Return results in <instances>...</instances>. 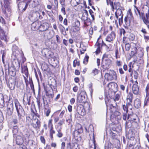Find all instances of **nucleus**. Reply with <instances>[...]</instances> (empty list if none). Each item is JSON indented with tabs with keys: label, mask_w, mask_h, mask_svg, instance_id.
Segmentation results:
<instances>
[{
	"label": "nucleus",
	"mask_w": 149,
	"mask_h": 149,
	"mask_svg": "<svg viewBox=\"0 0 149 149\" xmlns=\"http://www.w3.org/2000/svg\"><path fill=\"white\" fill-rule=\"evenodd\" d=\"M107 87L108 89V92H105V95L107 96L109 95L110 97H112L118 90V85L116 83L111 82L108 84Z\"/></svg>",
	"instance_id": "obj_1"
},
{
	"label": "nucleus",
	"mask_w": 149,
	"mask_h": 149,
	"mask_svg": "<svg viewBox=\"0 0 149 149\" xmlns=\"http://www.w3.org/2000/svg\"><path fill=\"white\" fill-rule=\"evenodd\" d=\"M14 102L18 113L19 119V120H22V118L24 115V111L17 100H15Z\"/></svg>",
	"instance_id": "obj_2"
},
{
	"label": "nucleus",
	"mask_w": 149,
	"mask_h": 149,
	"mask_svg": "<svg viewBox=\"0 0 149 149\" xmlns=\"http://www.w3.org/2000/svg\"><path fill=\"white\" fill-rule=\"evenodd\" d=\"M149 10V8L146 5H143L141 7V12L136 6H134V10L136 15L140 18Z\"/></svg>",
	"instance_id": "obj_3"
},
{
	"label": "nucleus",
	"mask_w": 149,
	"mask_h": 149,
	"mask_svg": "<svg viewBox=\"0 0 149 149\" xmlns=\"http://www.w3.org/2000/svg\"><path fill=\"white\" fill-rule=\"evenodd\" d=\"M40 14V13L38 11H31L29 16V19L32 22L36 21L39 19H42L43 17Z\"/></svg>",
	"instance_id": "obj_4"
},
{
	"label": "nucleus",
	"mask_w": 149,
	"mask_h": 149,
	"mask_svg": "<svg viewBox=\"0 0 149 149\" xmlns=\"http://www.w3.org/2000/svg\"><path fill=\"white\" fill-rule=\"evenodd\" d=\"M13 55L16 58H19V57H21L23 58L24 56L23 53L21 51H19L18 47L16 45H13L12 47Z\"/></svg>",
	"instance_id": "obj_5"
},
{
	"label": "nucleus",
	"mask_w": 149,
	"mask_h": 149,
	"mask_svg": "<svg viewBox=\"0 0 149 149\" xmlns=\"http://www.w3.org/2000/svg\"><path fill=\"white\" fill-rule=\"evenodd\" d=\"M117 0H106L107 4L108 5H110L111 7L112 10L114 11V9H117V8H119L120 7V4Z\"/></svg>",
	"instance_id": "obj_6"
},
{
	"label": "nucleus",
	"mask_w": 149,
	"mask_h": 149,
	"mask_svg": "<svg viewBox=\"0 0 149 149\" xmlns=\"http://www.w3.org/2000/svg\"><path fill=\"white\" fill-rule=\"evenodd\" d=\"M111 60L107 57L106 55H103L102 57V67L105 69L108 68L111 63Z\"/></svg>",
	"instance_id": "obj_7"
},
{
	"label": "nucleus",
	"mask_w": 149,
	"mask_h": 149,
	"mask_svg": "<svg viewBox=\"0 0 149 149\" xmlns=\"http://www.w3.org/2000/svg\"><path fill=\"white\" fill-rule=\"evenodd\" d=\"M41 52L43 56L48 58L52 57L53 55V53L49 49L47 48L43 49Z\"/></svg>",
	"instance_id": "obj_8"
},
{
	"label": "nucleus",
	"mask_w": 149,
	"mask_h": 149,
	"mask_svg": "<svg viewBox=\"0 0 149 149\" xmlns=\"http://www.w3.org/2000/svg\"><path fill=\"white\" fill-rule=\"evenodd\" d=\"M86 92L84 91H81L77 96V101L79 103H84L86 101Z\"/></svg>",
	"instance_id": "obj_9"
},
{
	"label": "nucleus",
	"mask_w": 149,
	"mask_h": 149,
	"mask_svg": "<svg viewBox=\"0 0 149 149\" xmlns=\"http://www.w3.org/2000/svg\"><path fill=\"white\" fill-rule=\"evenodd\" d=\"M104 77L107 81H111L113 79H117L116 74L115 72H113L112 74L106 73L104 76Z\"/></svg>",
	"instance_id": "obj_10"
},
{
	"label": "nucleus",
	"mask_w": 149,
	"mask_h": 149,
	"mask_svg": "<svg viewBox=\"0 0 149 149\" xmlns=\"http://www.w3.org/2000/svg\"><path fill=\"white\" fill-rule=\"evenodd\" d=\"M128 139H129V142L132 144V145H135L136 143V140L134 138V134H133L132 132H129L127 135Z\"/></svg>",
	"instance_id": "obj_11"
},
{
	"label": "nucleus",
	"mask_w": 149,
	"mask_h": 149,
	"mask_svg": "<svg viewBox=\"0 0 149 149\" xmlns=\"http://www.w3.org/2000/svg\"><path fill=\"white\" fill-rule=\"evenodd\" d=\"M133 98V95L131 92H129L126 97L127 104L128 106H131V103Z\"/></svg>",
	"instance_id": "obj_12"
},
{
	"label": "nucleus",
	"mask_w": 149,
	"mask_h": 149,
	"mask_svg": "<svg viewBox=\"0 0 149 149\" xmlns=\"http://www.w3.org/2000/svg\"><path fill=\"white\" fill-rule=\"evenodd\" d=\"M137 84L138 82L137 81H136L134 82L132 87V92L135 95H138L139 93V88Z\"/></svg>",
	"instance_id": "obj_13"
},
{
	"label": "nucleus",
	"mask_w": 149,
	"mask_h": 149,
	"mask_svg": "<svg viewBox=\"0 0 149 149\" xmlns=\"http://www.w3.org/2000/svg\"><path fill=\"white\" fill-rule=\"evenodd\" d=\"M116 34L113 31H112L108 35L106 38V41L109 42H111L113 41L115 38Z\"/></svg>",
	"instance_id": "obj_14"
},
{
	"label": "nucleus",
	"mask_w": 149,
	"mask_h": 149,
	"mask_svg": "<svg viewBox=\"0 0 149 149\" xmlns=\"http://www.w3.org/2000/svg\"><path fill=\"white\" fill-rule=\"evenodd\" d=\"M41 123L40 120L38 119H35L33 122L32 124V126L35 129H39L40 127Z\"/></svg>",
	"instance_id": "obj_15"
},
{
	"label": "nucleus",
	"mask_w": 149,
	"mask_h": 149,
	"mask_svg": "<svg viewBox=\"0 0 149 149\" xmlns=\"http://www.w3.org/2000/svg\"><path fill=\"white\" fill-rule=\"evenodd\" d=\"M28 6V4L24 1L19 2L18 4V8L19 10L22 9V10L24 11Z\"/></svg>",
	"instance_id": "obj_16"
},
{
	"label": "nucleus",
	"mask_w": 149,
	"mask_h": 149,
	"mask_svg": "<svg viewBox=\"0 0 149 149\" xmlns=\"http://www.w3.org/2000/svg\"><path fill=\"white\" fill-rule=\"evenodd\" d=\"M40 23V22L36 21L34 22L31 25V29L33 31H36L38 30V29H39Z\"/></svg>",
	"instance_id": "obj_17"
},
{
	"label": "nucleus",
	"mask_w": 149,
	"mask_h": 149,
	"mask_svg": "<svg viewBox=\"0 0 149 149\" xmlns=\"http://www.w3.org/2000/svg\"><path fill=\"white\" fill-rule=\"evenodd\" d=\"M49 28V24L47 23H44L40 24L39 29L40 31H44L47 30Z\"/></svg>",
	"instance_id": "obj_18"
},
{
	"label": "nucleus",
	"mask_w": 149,
	"mask_h": 149,
	"mask_svg": "<svg viewBox=\"0 0 149 149\" xmlns=\"http://www.w3.org/2000/svg\"><path fill=\"white\" fill-rule=\"evenodd\" d=\"M77 110L78 113L82 116H84L87 113L83 106L78 107Z\"/></svg>",
	"instance_id": "obj_19"
},
{
	"label": "nucleus",
	"mask_w": 149,
	"mask_h": 149,
	"mask_svg": "<svg viewBox=\"0 0 149 149\" xmlns=\"http://www.w3.org/2000/svg\"><path fill=\"white\" fill-rule=\"evenodd\" d=\"M5 33L3 29L0 26V38L1 40L6 41L7 37L5 34Z\"/></svg>",
	"instance_id": "obj_20"
},
{
	"label": "nucleus",
	"mask_w": 149,
	"mask_h": 149,
	"mask_svg": "<svg viewBox=\"0 0 149 149\" xmlns=\"http://www.w3.org/2000/svg\"><path fill=\"white\" fill-rule=\"evenodd\" d=\"M140 18L142 19L143 22L145 24L147 22L148 23V20L149 19V10L146 13L145 16L144 14L143 16H142Z\"/></svg>",
	"instance_id": "obj_21"
},
{
	"label": "nucleus",
	"mask_w": 149,
	"mask_h": 149,
	"mask_svg": "<svg viewBox=\"0 0 149 149\" xmlns=\"http://www.w3.org/2000/svg\"><path fill=\"white\" fill-rule=\"evenodd\" d=\"M3 1L4 4V6L6 8V11L4 13H6V10L8 11L10 13L11 10V9L9 6L10 2L8 0H3Z\"/></svg>",
	"instance_id": "obj_22"
},
{
	"label": "nucleus",
	"mask_w": 149,
	"mask_h": 149,
	"mask_svg": "<svg viewBox=\"0 0 149 149\" xmlns=\"http://www.w3.org/2000/svg\"><path fill=\"white\" fill-rule=\"evenodd\" d=\"M83 107L87 113H88L90 112L91 108L90 107V104L88 103L87 102L84 103Z\"/></svg>",
	"instance_id": "obj_23"
},
{
	"label": "nucleus",
	"mask_w": 149,
	"mask_h": 149,
	"mask_svg": "<svg viewBox=\"0 0 149 149\" xmlns=\"http://www.w3.org/2000/svg\"><path fill=\"white\" fill-rule=\"evenodd\" d=\"M115 15L117 19H118L119 17H123V15L121 10L119 8H118L117 9L116 12L115 13Z\"/></svg>",
	"instance_id": "obj_24"
},
{
	"label": "nucleus",
	"mask_w": 149,
	"mask_h": 149,
	"mask_svg": "<svg viewBox=\"0 0 149 149\" xmlns=\"http://www.w3.org/2000/svg\"><path fill=\"white\" fill-rule=\"evenodd\" d=\"M16 143L18 145H22L23 143V140L22 137L20 135H17L16 137Z\"/></svg>",
	"instance_id": "obj_25"
},
{
	"label": "nucleus",
	"mask_w": 149,
	"mask_h": 149,
	"mask_svg": "<svg viewBox=\"0 0 149 149\" xmlns=\"http://www.w3.org/2000/svg\"><path fill=\"white\" fill-rule=\"evenodd\" d=\"M8 71L9 74L11 76L14 77L15 75L16 72L13 67H10L8 68Z\"/></svg>",
	"instance_id": "obj_26"
},
{
	"label": "nucleus",
	"mask_w": 149,
	"mask_h": 149,
	"mask_svg": "<svg viewBox=\"0 0 149 149\" xmlns=\"http://www.w3.org/2000/svg\"><path fill=\"white\" fill-rule=\"evenodd\" d=\"M141 105V102L139 99H136L134 101V106L135 107L138 109L139 108Z\"/></svg>",
	"instance_id": "obj_27"
},
{
	"label": "nucleus",
	"mask_w": 149,
	"mask_h": 149,
	"mask_svg": "<svg viewBox=\"0 0 149 149\" xmlns=\"http://www.w3.org/2000/svg\"><path fill=\"white\" fill-rule=\"evenodd\" d=\"M4 105V98L3 95L0 93V107L2 108Z\"/></svg>",
	"instance_id": "obj_28"
},
{
	"label": "nucleus",
	"mask_w": 149,
	"mask_h": 149,
	"mask_svg": "<svg viewBox=\"0 0 149 149\" xmlns=\"http://www.w3.org/2000/svg\"><path fill=\"white\" fill-rule=\"evenodd\" d=\"M22 72L24 73L25 76L27 77H28V71L27 67L26 66H24L23 68L22 66Z\"/></svg>",
	"instance_id": "obj_29"
},
{
	"label": "nucleus",
	"mask_w": 149,
	"mask_h": 149,
	"mask_svg": "<svg viewBox=\"0 0 149 149\" xmlns=\"http://www.w3.org/2000/svg\"><path fill=\"white\" fill-rule=\"evenodd\" d=\"M80 0H71L70 3L73 6H76L78 5L80 3Z\"/></svg>",
	"instance_id": "obj_30"
},
{
	"label": "nucleus",
	"mask_w": 149,
	"mask_h": 149,
	"mask_svg": "<svg viewBox=\"0 0 149 149\" xmlns=\"http://www.w3.org/2000/svg\"><path fill=\"white\" fill-rule=\"evenodd\" d=\"M41 0H33L31 2L32 5V7L34 8L40 4Z\"/></svg>",
	"instance_id": "obj_31"
},
{
	"label": "nucleus",
	"mask_w": 149,
	"mask_h": 149,
	"mask_svg": "<svg viewBox=\"0 0 149 149\" xmlns=\"http://www.w3.org/2000/svg\"><path fill=\"white\" fill-rule=\"evenodd\" d=\"M15 81L13 80L12 82L10 81L9 84V87L11 90H13L15 88Z\"/></svg>",
	"instance_id": "obj_32"
},
{
	"label": "nucleus",
	"mask_w": 149,
	"mask_h": 149,
	"mask_svg": "<svg viewBox=\"0 0 149 149\" xmlns=\"http://www.w3.org/2000/svg\"><path fill=\"white\" fill-rule=\"evenodd\" d=\"M18 127L17 126H13L12 130L13 137H15L16 136L15 135L18 132Z\"/></svg>",
	"instance_id": "obj_33"
},
{
	"label": "nucleus",
	"mask_w": 149,
	"mask_h": 149,
	"mask_svg": "<svg viewBox=\"0 0 149 149\" xmlns=\"http://www.w3.org/2000/svg\"><path fill=\"white\" fill-rule=\"evenodd\" d=\"M88 12L86 10H85L82 14V16L81 18L82 20H86L88 18Z\"/></svg>",
	"instance_id": "obj_34"
},
{
	"label": "nucleus",
	"mask_w": 149,
	"mask_h": 149,
	"mask_svg": "<svg viewBox=\"0 0 149 149\" xmlns=\"http://www.w3.org/2000/svg\"><path fill=\"white\" fill-rule=\"evenodd\" d=\"M131 107V106H128V105H127V104L126 105H122L123 109L122 110L123 113H125V112H126L127 113L128 108H129L130 109H131V108L130 107Z\"/></svg>",
	"instance_id": "obj_35"
},
{
	"label": "nucleus",
	"mask_w": 149,
	"mask_h": 149,
	"mask_svg": "<svg viewBox=\"0 0 149 149\" xmlns=\"http://www.w3.org/2000/svg\"><path fill=\"white\" fill-rule=\"evenodd\" d=\"M138 53L139 55V56L141 57H142L144 54L143 50L142 48H139L138 50Z\"/></svg>",
	"instance_id": "obj_36"
},
{
	"label": "nucleus",
	"mask_w": 149,
	"mask_h": 149,
	"mask_svg": "<svg viewBox=\"0 0 149 149\" xmlns=\"http://www.w3.org/2000/svg\"><path fill=\"white\" fill-rule=\"evenodd\" d=\"M49 136L52 140L53 139V134L55 133V131L54 130L53 128L49 129Z\"/></svg>",
	"instance_id": "obj_37"
},
{
	"label": "nucleus",
	"mask_w": 149,
	"mask_h": 149,
	"mask_svg": "<svg viewBox=\"0 0 149 149\" xmlns=\"http://www.w3.org/2000/svg\"><path fill=\"white\" fill-rule=\"evenodd\" d=\"M61 127L59 129L57 130V133L56 134V136L59 138L62 137L63 136V134L61 131Z\"/></svg>",
	"instance_id": "obj_38"
},
{
	"label": "nucleus",
	"mask_w": 149,
	"mask_h": 149,
	"mask_svg": "<svg viewBox=\"0 0 149 149\" xmlns=\"http://www.w3.org/2000/svg\"><path fill=\"white\" fill-rule=\"evenodd\" d=\"M132 17V14L131 13H129L127 15V17H126L125 18V21L126 24V23L127 22V21L128 20H130V18H131Z\"/></svg>",
	"instance_id": "obj_39"
},
{
	"label": "nucleus",
	"mask_w": 149,
	"mask_h": 149,
	"mask_svg": "<svg viewBox=\"0 0 149 149\" xmlns=\"http://www.w3.org/2000/svg\"><path fill=\"white\" fill-rule=\"evenodd\" d=\"M135 36L132 33L130 34L128 36V38L130 40L133 41L135 39Z\"/></svg>",
	"instance_id": "obj_40"
},
{
	"label": "nucleus",
	"mask_w": 149,
	"mask_h": 149,
	"mask_svg": "<svg viewBox=\"0 0 149 149\" xmlns=\"http://www.w3.org/2000/svg\"><path fill=\"white\" fill-rule=\"evenodd\" d=\"M52 121L53 120L52 119L49 120L48 121V126L49 129L53 128L52 123Z\"/></svg>",
	"instance_id": "obj_41"
},
{
	"label": "nucleus",
	"mask_w": 149,
	"mask_h": 149,
	"mask_svg": "<svg viewBox=\"0 0 149 149\" xmlns=\"http://www.w3.org/2000/svg\"><path fill=\"white\" fill-rule=\"evenodd\" d=\"M120 93H117L116 92L115 94L113 95H115V97H114V100L118 101L119 100L120 97Z\"/></svg>",
	"instance_id": "obj_42"
},
{
	"label": "nucleus",
	"mask_w": 149,
	"mask_h": 149,
	"mask_svg": "<svg viewBox=\"0 0 149 149\" xmlns=\"http://www.w3.org/2000/svg\"><path fill=\"white\" fill-rule=\"evenodd\" d=\"M51 112V110L50 109H47L45 108V114L46 116L48 117L49 116V113Z\"/></svg>",
	"instance_id": "obj_43"
},
{
	"label": "nucleus",
	"mask_w": 149,
	"mask_h": 149,
	"mask_svg": "<svg viewBox=\"0 0 149 149\" xmlns=\"http://www.w3.org/2000/svg\"><path fill=\"white\" fill-rule=\"evenodd\" d=\"M16 59L15 60V63L16 66L17 67L19 68L20 67V61H19V58H16Z\"/></svg>",
	"instance_id": "obj_44"
},
{
	"label": "nucleus",
	"mask_w": 149,
	"mask_h": 149,
	"mask_svg": "<svg viewBox=\"0 0 149 149\" xmlns=\"http://www.w3.org/2000/svg\"><path fill=\"white\" fill-rule=\"evenodd\" d=\"M127 113L126 112H125V113H123V118L125 120L127 119H129L130 116V115L128 114L127 117Z\"/></svg>",
	"instance_id": "obj_45"
},
{
	"label": "nucleus",
	"mask_w": 149,
	"mask_h": 149,
	"mask_svg": "<svg viewBox=\"0 0 149 149\" xmlns=\"http://www.w3.org/2000/svg\"><path fill=\"white\" fill-rule=\"evenodd\" d=\"M115 57L116 59L120 58V55L119 53V50L118 48H116L115 51Z\"/></svg>",
	"instance_id": "obj_46"
},
{
	"label": "nucleus",
	"mask_w": 149,
	"mask_h": 149,
	"mask_svg": "<svg viewBox=\"0 0 149 149\" xmlns=\"http://www.w3.org/2000/svg\"><path fill=\"white\" fill-rule=\"evenodd\" d=\"M13 109L7 108V112L6 114H7L8 116H10L12 115L13 113Z\"/></svg>",
	"instance_id": "obj_47"
},
{
	"label": "nucleus",
	"mask_w": 149,
	"mask_h": 149,
	"mask_svg": "<svg viewBox=\"0 0 149 149\" xmlns=\"http://www.w3.org/2000/svg\"><path fill=\"white\" fill-rule=\"evenodd\" d=\"M84 23L86 26H88L89 23H90V19L89 18H88L86 20H84Z\"/></svg>",
	"instance_id": "obj_48"
},
{
	"label": "nucleus",
	"mask_w": 149,
	"mask_h": 149,
	"mask_svg": "<svg viewBox=\"0 0 149 149\" xmlns=\"http://www.w3.org/2000/svg\"><path fill=\"white\" fill-rule=\"evenodd\" d=\"M7 108L13 109V102H8V104L7 106Z\"/></svg>",
	"instance_id": "obj_49"
},
{
	"label": "nucleus",
	"mask_w": 149,
	"mask_h": 149,
	"mask_svg": "<svg viewBox=\"0 0 149 149\" xmlns=\"http://www.w3.org/2000/svg\"><path fill=\"white\" fill-rule=\"evenodd\" d=\"M66 6L65 5L61 6V11L64 15H65L66 14L65 9V7H66Z\"/></svg>",
	"instance_id": "obj_50"
},
{
	"label": "nucleus",
	"mask_w": 149,
	"mask_h": 149,
	"mask_svg": "<svg viewBox=\"0 0 149 149\" xmlns=\"http://www.w3.org/2000/svg\"><path fill=\"white\" fill-rule=\"evenodd\" d=\"M110 134L113 139H116V134L115 132H112L111 130L110 132Z\"/></svg>",
	"instance_id": "obj_51"
},
{
	"label": "nucleus",
	"mask_w": 149,
	"mask_h": 149,
	"mask_svg": "<svg viewBox=\"0 0 149 149\" xmlns=\"http://www.w3.org/2000/svg\"><path fill=\"white\" fill-rule=\"evenodd\" d=\"M96 45L98 46L97 50L95 52L96 54H97L100 52V45L97 42L96 43Z\"/></svg>",
	"instance_id": "obj_52"
},
{
	"label": "nucleus",
	"mask_w": 149,
	"mask_h": 149,
	"mask_svg": "<svg viewBox=\"0 0 149 149\" xmlns=\"http://www.w3.org/2000/svg\"><path fill=\"white\" fill-rule=\"evenodd\" d=\"M75 25L77 27V30L78 31L79 30V26L80 25V22L78 20L75 21Z\"/></svg>",
	"instance_id": "obj_53"
},
{
	"label": "nucleus",
	"mask_w": 149,
	"mask_h": 149,
	"mask_svg": "<svg viewBox=\"0 0 149 149\" xmlns=\"http://www.w3.org/2000/svg\"><path fill=\"white\" fill-rule=\"evenodd\" d=\"M98 70L95 68L92 70L91 74L92 75L95 76L98 74Z\"/></svg>",
	"instance_id": "obj_54"
},
{
	"label": "nucleus",
	"mask_w": 149,
	"mask_h": 149,
	"mask_svg": "<svg viewBox=\"0 0 149 149\" xmlns=\"http://www.w3.org/2000/svg\"><path fill=\"white\" fill-rule=\"evenodd\" d=\"M79 61H77V60H75L73 61V66L74 67H76L77 65L79 66Z\"/></svg>",
	"instance_id": "obj_55"
},
{
	"label": "nucleus",
	"mask_w": 149,
	"mask_h": 149,
	"mask_svg": "<svg viewBox=\"0 0 149 149\" xmlns=\"http://www.w3.org/2000/svg\"><path fill=\"white\" fill-rule=\"evenodd\" d=\"M89 58V56H85V58H84L83 61V63L85 64H87V63L88 61V60Z\"/></svg>",
	"instance_id": "obj_56"
},
{
	"label": "nucleus",
	"mask_w": 149,
	"mask_h": 149,
	"mask_svg": "<svg viewBox=\"0 0 149 149\" xmlns=\"http://www.w3.org/2000/svg\"><path fill=\"white\" fill-rule=\"evenodd\" d=\"M56 41L57 42L58 44L60 43H61V41L60 40V38L59 36L58 35H56Z\"/></svg>",
	"instance_id": "obj_57"
},
{
	"label": "nucleus",
	"mask_w": 149,
	"mask_h": 149,
	"mask_svg": "<svg viewBox=\"0 0 149 149\" xmlns=\"http://www.w3.org/2000/svg\"><path fill=\"white\" fill-rule=\"evenodd\" d=\"M0 23L3 24H6V22L4 19L2 17H0Z\"/></svg>",
	"instance_id": "obj_58"
},
{
	"label": "nucleus",
	"mask_w": 149,
	"mask_h": 149,
	"mask_svg": "<svg viewBox=\"0 0 149 149\" xmlns=\"http://www.w3.org/2000/svg\"><path fill=\"white\" fill-rule=\"evenodd\" d=\"M130 47V45L129 43L126 44L125 45V49L127 51H128Z\"/></svg>",
	"instance_id": "obj_59"
},
{
	"label": "nucleus",
	"mask_w": 149,
	"mask_h": 149,
	"mask_svg": "<svg viewBox=\"0 0 149 149\" xmlns=\"http://www.w3.org/2000/svg\"><path fill=\"white\" fill-rule=\"evenodd\" d=\"M122 64V62L120 61L117 60L116 62V65L119 67L121 66V65Z\"/></svg>",
	"instance_id": "obj_60"
},
{
	"label": "nucleus",
	"mask_w": 149,
	"mask_h": 149,
	"mask_svg": "<svg viewBox=\"0 0 149 149\" xmlns=\"http://www.w3.org/2000/svg\"><path fill=\"white\" fill-rule=\"evenodd\" d=\"M143 36L146 42H149V36H147L144 34Z\"/></svg>",
	"instance_id": "obj_61"
},
{
	"label": "nucleus",
	"mask_w": 149,
	"mask_h": 149,
	"mask_svg": "<svg viewBox=\"0 0 149 149\" xmlns=\"http://www.w3.org/2000/svg\"><path fill=\"white\" fill-rule=\"evenodd\" d=\"M59 28L61 32L65 30V28L61 24H60L59 26Z\"/></svg>",
	"instance_id": "obj_62"
},
{
	"label": "nucleus",
	"mask_w": 149,
	"mask_h": 149,
	"mask_svg": "<svg viewBox=\"0 0 149 149\" xmlns=\"http://www.w3.org/2000/svg\"><path fill=\"white\" fill-rule=\"evenodd\" d=\"M131 126V124L130 123H129L128 122H126L125 123V128L126 129H128Z\"/></svg>",
	"instance_id": "obj_63"
},
{
	"label": "nucleus",
	"mask_w": 149,
	"mask_h": 149,
	"mask_svg": "<svg viewBox=\"0 0 149 149\" xmlns=\"http://www.w3.org/2000/svg\"><path fill=\"white\" fill-rule=\"evenodd\" d=\"M40 140L41 142L44 144L45 143V140L44 137L42 136H41L40 137Z\"/></svg>",
	"instance_id": "obj_64"
}]
</instances>
